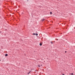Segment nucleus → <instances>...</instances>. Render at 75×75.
Masks as SVG:
<instances>
[{
	"label": "nucleus",
	"instance_id": "obj_12",
	"mask_svg": "<svg viewBox=\"0 0 75 75\" xmlns=\"http://www.w3.org/2000/svg\"><path fill=\"white\" fill-rule=\"evenodd\" d=\"M62 75H65L64 74H62Z\"/></svg>",
	"mask_w": 75,
	"mask_h": 75
},
{
	"label": "nucleus",
	"instance_id": "obj_8",
	"mask_svg": "<svg viewBox=\"0 0 75 75\" xmlns=\"http://www.w3.org/2000/svg\"><path fill=\"white\" fill-rule=\"evenodd\" d=\"M51 42V43L52 44H53L52 42Z\"/></svg>",
	"mask_w": 75,
	"mask_h": 75
},
{
	"label": "nucleus",
	"instance_id": "obj_6",
	"mask_svg": "<svg viewBox=\"0 0 75 75\" xmlns=\"http://www.w3.org/2000/svg\"><path fill=\"white\" fill-rule=\"evenodd\" d=\"M35 35H37V36L38 35V34H37V33L35 34Z\"/></svg>",
	"mask_w": 75,
	"mask_h": 75
},
{
	"label": "nucleus",
	"instance_id": "obj_9",
	"mask_svg": "<svg viewBox=\"0 0 75 75\" xmlns=\"http://www.w3.org/2000/svg\"><path fill=\"white\" fill-rule=\"evenodd\" d=\"M30 71L29 73H28V74H30Z\"/></svg>",
	"mask_w": 75,
	"mask_h": 75
},
{
	"label": "nucleus",
	"instance_id": "obj_5",
	"mask_svg": "<svg viewBox=\"0 0 75 75\" xmlns=\"http://www.w3.org/2000/svg\"><path fill=\"white\" fill-rule=\"evenodd\" d=\"M33 35H35V33H33Z\"/></svg>",
	"mask_w": 75,
	"mask_h": 75
},
{
	"label": "nucleus",
	"instance_id": "obj_13",
	"mask_svg": "<svg viewBox=\"0 0 75 75\" xmlns=\"http://www.w3.org/2000/svg\"><path fill=\"white\" fill-rule=\"evenodd\" d=\"M41 66H42V64H41Z\"/></svg>",
	"mask_w": 75,
	"mask_h": 75
},
{
	"label": "nucleus",
	"instance_id": "obj_2",
	"mask_svg": "<svg viewBox=\"0 0 75 75\" xmlns=\"http://www.w3.org/2000/svg\"><path fill=\"white\" fill-rule=\"evenodd\" d=\"M45 20V19H42V21H44Z\"/></svg>",
	"mask_w": 75,
	"mask_h": 75
},
{
	"label": "nucleus",
	"instance_id": "obj_7",
	"mask_svg": "<svg viewBox=\"0 0 75 75\" xmlns=\"http://www.w3.org/2000/svg\"><path fill=\"white\" fill-rule=\"evenodd\" d=\"M38 67H40V65H38Z\"/></svg>",
	"mask_w": 75,
	"mask_h": 75
},
{
	"label": "nucleus",
	"instance_id": "obj_4",
	"mask_svg": "<svg viewBox=\"0 0 75 75\" xmlns=\"http://www.w3.org/2000/svg\"><path fill=\"white\" fill-rule=\"evenodd\" d=\"M50 14H52V13L51 12H50Z\"/></svg>",
	"mask_w": 75,
	"mask_h": 75
},
{
	"label": "nucleus",
	"instance_id": "obj_10",
	"mask_svg": "<svg viewBox=\"0 0 75 75\" xmlns=\"http://www.w3.org/2000/svg\"><path fill=\"white\" fill-rule=\"evenodd\" d=\"M71 75H74V74L73 73H71Z\"/></svg>",
	"mask_w": 75,
	"mask_h": 75
},
{
	"label": "nucleus",
	"instance_id": "obj_1",
	"mask_svg": "<svg viewBox=\"0 0 75 75\" xmlns=\"http://www.w3.org/2000/svg\"><path fill=\"white\" fill-rule=\"evenodd\" d=\"M5 57H7V56H8V54H6L5 55Z\"/></svg>",
	"mask_w": 75,
	"mask_h": 75
},
{
	"label": "nucleus",
	"instance_id": "obj_3",
	"mask_svg": "<svg viewBox=\"0 0 75 75\" xmlns=\"http://www.w3.org/2000/svg\"><path fill=\"white\" fill-rule=\"evenodd\" d=\"M42 45V43H40V46H41V45Z\"/></svg>",
	"mask_w": 75,
	"mask_h": 75
},
{
	"label": "nucleus",
	"instance_id": "obj_11",
	"mask_svg": "<svg viewBox=\"0 0 75 75\" xmlns=\"http://www.w3.org/2000/svg\"><path fill=\"white\" fill-rule=\"evenodd\" d=\"M65 53H66V52H67V51H65Z\"/></svg>",
	"mask_w": 75,
	"mask_h": 75
}]
</instances>
